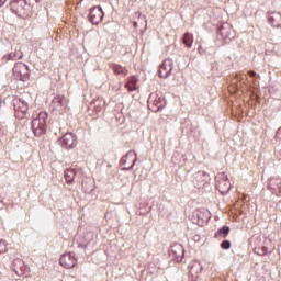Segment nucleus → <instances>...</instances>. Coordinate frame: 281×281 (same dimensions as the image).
Wrapping results in <instances>:
<instances>
[{"label": "nucleus", "instance_id": "nucleus-1", "mask_svg": "<svg viewBox=\"0 0 281 281\" xmlns=\"http://www.w3.org/2000/svg\"><path fill=\"white\" fill-rule=\"evenodd\" d=\"M49 110L54 115H65L69 111V99L65 94H57L50 102Z\"/></svg>", "mask_w": 281, "mask_h": 281}, {"label": "nucleus", "instance_id": "nucleus-2", "mask_svg": "<svg viewBox=\"0 0 281 281\" xmlns=\"http://www.w3.org/2000/svg\"><path fill=\"white\" fill-rule=\"evenodd\" d=\"M31 128L35 137H41L47 133V112H40L36 117L33 119Z\"/></svg>", "mask_w": 281, "mask_h": 281}, {"label": "nucleus", "instance_id": "nucleus-3", "mask_svg": "<svg viewBox=\"0 0 281 281\" xmlns=\"http://www.w3.org/2000/svg\"><path fill=\"white\" fill-rule=\"evenodd\" d=\"M13 106L16 120H25V117H27V111H30V105L24 98L14 99Z\"/></svg>", "mask_w": 281, "mask_h": 281}, {"label": "nucleus", "instance_id": "nucleus-4", "mask_svg": "<svg viewBox=\"0 0 281 281\" xmlns=\"http://www.w3.org/2000/svg\"><path fill=\"white\" fill-rule=\"evenodd\" d=\"M13 76L16 80L26 82V80H30V67L23 61L15 63L13 67Z\"/></svg>", "mask_w": 281, "mask_h": 281}, {"label": "nucleus", "instance_id": "nucleus-5", "mask_svg": "<svg viewBox=\"0 0 281 281\" xmlns=\"http://www.w3.org/2000/svg\"><path fill=\"white\" fill-rule=\"evenodd\" d=\"M166 106V98L164 95H159L157 93H151L148 99V109L154 113L157 111H161Z\"/></svg>", "mask_w": 281, "mask_h": 281}, {"label": "nucleus", "instance_id": "nucleus-6", "mask_svg": "<svg viewBox=\"0 0 281 281\" xmlns=\"http://www.w3.org/2000/svg\"><path fill=\"white\" fill-rule=\"evenodd\" d=\"M60 144L63 148L69 150V148H76L78 140L76 139V135L71 133H66L61 136Z\"/></svg>", "mask_w": 281, "mask_h": 281}, {"label": "nucleus", "instance_id": "nucleus-7", "mask_svg": "<svg viewBox=\"0 0 281 281\" xmlns=\"http://www.w3.org/2000/svg\"><path fill=\"white\" fill-rule=\"evenodd\" d=\"M102 19H104V11H102V8L94 7L90 10L89 21H91L93 25L101 23Z\"/></svg>", "mask_w": 281, "mask_h": 281}, {"label": "nucleus", "instance_id": "nucleus-8", "mask_svg": "<svg viewBox=\"0 0 281 281\" xmlns=\"http://www.w3.org/2000/svg\"><path fill=\"white\" fill-rule=\"evenodd\" d=\"M59 262L64 269H74L76 267V257L71 256V252H67L60 257Z\"/></svg>", "mask_w": 281, "mask_h": 281}, {"label": "nucleus", "instance_id": "nucleus-9", "mask_svg": "<svg viewBox=\"0 0 281 281\" xmlns=\"http://www.w3.org/2000/svg\"><path fill=\"white\" fill-rule=\"evenodd\" d=\"M160 78H168L172 74V59H165L159 67Z\"/></svg>", "mask_w": 281, "mask_h": 281}, {"label": "nucleus", "instance_id": "nucleus-10", "mask_svg": "<svg viewBox=\"0 0 281 281\" xmlns=\"http://www.w3.org/2000/svg\"><path fill=\"white\" fill-rule=\"evenodd\" d=\"M216 190H218V192H221V194H227V192H229V190L232 189V184L229 183V180H227V178L223 177L222 179H218L216 181Z\"/></svg>", "mask_w": 281, "mask_h": 281}, {"label": "nucleus", "instance_id": "nucleus-11", "mask_svg": "<svg viewBox=\"0 0 281 281\" xmlns=\"http://www.w3.org/2000/svg\"><path fill=\"white\" fill-rule=\"evenodd\" d=\"M137 162V153L135 151H128L122 159L121 164L126 166V164H130L127 168H133L135 164Z\"/></svg>", "mask_w": 281, "mask_h": 281}, {"label": "nucleus", "instance_id": "nucleus-12", "mask_svg": "<svg viewBox=\"0 0 281 281\" xmlns=\"http://www.w3.org/2000/svg\"><path fill=\"white\" fill-rule=\"evenodd\" d=\"M92 111L98 115V113H102V110L106 106V101L102 98H98L91 103Z\"/></svg>", "mask_w": 281, "mask_h": 281}, {"label": "nucleus", "instance_id": "nucleus-13", "mask_svg": "<svg viewBox=\"0 0 281 281\" xmlns=\"http://www.w3.org/2000/svg\"><path fill=\"white\" fill-rule=\"evenodd\" d=\"M234 31L232 30V26L229 25H223L221 26L218 33L221 34L222 38H224V41H232V38H234Z\"/></svg>", "mask_w": 281, "mask_h": 281}, {"label": "nucleus", "instance_id": "nucleus-14", "mask_svg": "<svg viewBox=\"0 0 281 281\" xmlns=\"http://www.w3.org/2000/svg\"><path fill=\"white\" fill-rule=\"evenodd\" d=\"M110 68L115 76H122L123 78H125V76H128V69L119 64H111Z\"/></svg>", "mask_w": 281, "mask_h": 281}, {"label": "nucleus", "instance_id": "nucleus-15", "mask_svg": "<svg viewBox=\"0 0 281 281\" xmlns=\"http://www.w3.org/2000/svg\"><path fill=\"white\" fill-rule=\"evenodd\" d=\"M137 82H139V79L136 76H131L127 78V82L125 83V89L127 91H137Z\"/></svg>", "mask_w": 281, "mask_h": 281}, {"label": "nucleus", "instance_id": "nucleus-16", "mask_svg": "<svg viewBox=\"0 0 281 281\" xmlns=\"http://www.w3.org/2000/svg\"><path fill=\"white\" fill-rule=\"evenodd\" d=\"M268 23L272 25V27H280L281 25V14L273 12L268 18Z\"/></svg>", "mask_w": 281, "mask_h": 281}, {"label": "nucleus", "instance_id": "nucleus-17", "mask_svg": "<svg viewBox=\"0 0 281 281\" xmlns=\"http://www.w3.org/2000/svg\"><path fill=\"white\" fill-rule=\"evenodd\" d=\"M5 58L7 60H21V58H23V50H21V48L15 49L7 55Z\"/></svg>", "mask_w": 281, "mask_h": 281}, {"label": "nucleus", "instance_id": "nucleus-18", "mask_svg": "<svg viewBox=\"0 0 281 281\" xmlns=\"http://www.w3.org/2000/svg\"><path fill=\"white\" fill-rule=\"evenodd\" d=\"M201 273V268L196 266H192L191 269L189 270V278L191 281H196L199 280V274Z\"/></svg>", "mask_w": 281, "mask_h": 281}, {"label": "nucleus", "instance_id": "nucleus-19", "mask_svg": "<svg viewBox=\"0 0 281 281\" xmlns=\"http://www.w3.org/2000/svg\"><path fill=\"white\" fill-rule=\"evenodd\" d=\"M183 45L190 49L192 47V44L194 43V35L191 33H184L183 38H182Z\"/></svg>", "mask_w": 281, "mask_h": 281}, {"label": "nucleus", "instance_id": "nucleus-20", "mask_svg": "<svg viewBox=\"0 0 281 281\" xmlns=\"http://www.w3.org/2000/svg\"><path fill=\"white\" fill-rule=\"evenodd\" d=\"M65 180L67 183H74V179L76 178V170L66 169L64 173Z\"/></svg>", "mask_w": 281, "mask_h": 281}, {"label": "nucleus", "instance_id": "nucleus-21", "mask_svg": "<svg viewBox=\"0 0 281 281\" xmlns=\"http://www.w3.org/2000/svg\"><path fill=\"white\" fill-rule=\"evenodd\" d=\"M221 236H223V238H225L226 236H229V226H223L222 228H220L215 233L214 238H220Z\"/></svg>", "mask_w": 281, "mask_h": 281}, {"label": "nucleus", "instance_id": "nucleus-22", "mask_svg": "<svg viewBox=\"0 0 281 281\" xmlns=\"http://www.w3.org/2000/svg\"><path fill=\"white\" fill-rule=\"evenodd\" d=\"M222 249H231L232 248V241L231 240H223L221 243Z\"/></svg>", "mask_w": 281, "mask_h": 281}, {"label": "nucleus", "instance_id": "nucleus-23", "mask_svg": "<svg viewBox=\"0 0 281 281\" xmlns=\"http://www.w3.org/2000/svg\"><path fill=\"white\" fill-rule=\"evenodd\" d=\"M269 251V248H267L266 246H263L261 248V251H257L258 256H267V252Z\"/></svg>", "mask_w": 281, "mask_h": 281}, {"label": "nucleus", "instance_id": "nucleus-24", "mask_svg": "<svg viewBox=\"0 0 281 281\" xmlns=\"http://www.w3.org/2000/svg\"><path fill=\"white\" fill-rule=\"evenodd\" d=\"M248 76H250V78H256L257 74H256V71L250 70V71H248Z\"/></svg>", "mask_w": 281, "mask_h": 281}, {"label": "nucleus", "instance_id": "nucleus-25", "mask_svg": "<svg viewBox=\"0 0 281 281\" xmlns=\"http://www.w3.org/2000/svg\"><path fill=\"white\" fill-rule=\"evenodd\" d=\"M3 3H5V0H0V8L3 5Z\"/></svg>", "mask_w": 281, "mask_h": 281}, {"label": "nucleus", "instance_id": "nucleus-26", "mask_svg": "<svg viewBox=\"0 0 281 281\" xmlns=\"http://www.w3.org/2000/svg\"><path fill=\"white\" fill-rule=\"evenodd\" d=\"M1 104H2V101H1V99H0V109H1Z\"/></svg>", "mask_w": 281, "mask_h": 281}]
</instances>
